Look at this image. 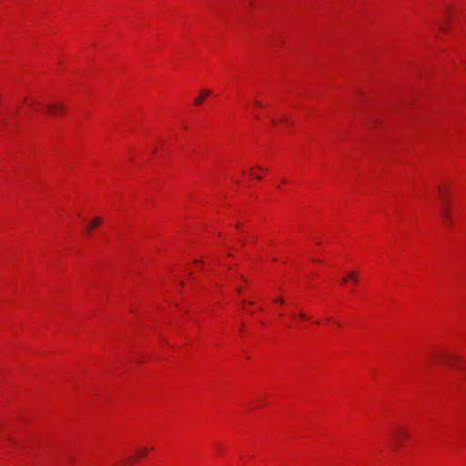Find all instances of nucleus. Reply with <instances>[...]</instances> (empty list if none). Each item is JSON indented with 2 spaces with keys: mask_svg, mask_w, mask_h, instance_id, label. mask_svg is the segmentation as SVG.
<instances>
[{
  "mask_svg": "<svg viewBox=\"0 0 466 466\" xmlns=\"http://www.w3.org/2000/svg\"><path fill=\"white\" fill-rule=\"evenodd\" d=\"M392 445L395 449H398L401 444L409 438L407 431L402 428L395 429L392 433Z\"/></svg>",
  "mask_w": 466,
  "mask_h": 466,
  "instance_id": "1",
  "label": "nucleus"
},
{
  "mask_svg": "<svg viewBox=\"0 0 466 466\" xmlns=\"http://www.w3.org/2000/svg\"><path fill=\"white\" fill-rule=\"evenodd\" d=\"M441 217L445 223H447V224L451 223V221H452L451 213V210H450L448 205H442Z\"/></svg>",
  "mask_w": 466,
  "mask_h": 466,
  "instance_id": "2",
  "label": "nucleus"
},
{
  "mask_svg": "<svg viewBox=\"0 0 466 466\" xmlns=\"http://www.w3.org/2000/svg\"><path fill=\"white\" fill-rule=\"evenodd\" d=\"M438 194L441 200L442 205H447V199L449 197L447 188H445L444 187H441V186L438 187Z\"/></svg>",
  "mask_w": 466,
  "mask_h": 466,
  "instance_id": "3",
  "label": "nucleus"
},
{
  "mask_svg": "<svg viewBox=\"0 0 466 466\" xmlns=\"http://www.w3.org/2000/svg\"><path fill=\"white\" fill-rule=\"evenodd\" d=\"M48 112L61 113L64 110V106L60 104H53L46 106Z\"/></svg>",
  "mask_w": 466,
  "mask_h": 466,
  "instance_id": "4",
  "label": "nucleus"
},
{
  "mask_svg": "<svg viewBox=\"0 0 466 466\" xmlns=\"http://www.w3.org/2000/svg\"><path fill=\"white\" fill-rule=\"evenodd\" d=\"M209 95H210V91L209 90H203L200 93V96L195 99V104L198 105V106L201 105L203 103V100L206 97H208Z\"/></svg>",
  "mask_w": 466,
  "mask_h": 466,
  "instance_id": "5",
  "label": "nucleus"
},
{
  "mask_svg": "<svg viewBox=\"0 0 466 466\" xmlns=\"http://www.w3.org/2000/svg\"><path fill=\"white\" fill-rule=\"evenodd\" d=\"M101 223L102 219L100 218H95L88 225L87 233H90L94 228L99 226Z\"/></svg>",
  "mask_w": 466,
  "mask_h": 466,
  "instance_id": "6",
  "label": "nucleus"
},
{
  "mask_svg": "<svg viewBox=\"0 0 466 466\" xmlns=\"http://www.w3.org/2000/svg\"><path fill=\"white\" fill-rule=\"evenodd\" d=\"M461 362V358L458 357V356H452L451 357V359L449 360V363L451 364V365H457Z\"/></svg>",
  "mask_w": 466,
  "mask_h": 466,
  "instance_id": "7",
  "label": "nucleus"
},
{
  "mask_svg": "<svg viewBox=\"0 0 466 466\" xmlns=\"http://www.w3.org/2000/svg\"><path fill=\"white\" fill-rule=\"evenodd\" d=\"M349 279H350L353 281V283H355V284L358 283L359 279H358V275L356 272H354V271L349 272Z\"/></svg>",
  "mask_w": 466,
  "mask_h": 466,
  "instance_id": "8",
  "label": "nucleus"
},
{
  "mask_svg": "<svg viewBox=\"0 0 466 466\" xmlns=\"http://www.w3.org/2000/svg\"><path fill=\"white\" fill-rule=\"evenodd\" d=\"M147 449H146V448H141V449H139V451H138V457H139V458L145 457V456L147 455Z\"/></svg>",
  "mask_w": 466,
  "mask_h": 466,
  "instance_id": "9",
  "label": "nucleus"
},
{
  "mask_svg": "<svg viewBox=\"0 0 466 466\" xmlns=\"http://www.w3.org/2000/svg\"><path fill=\"white\" fill-rule=\"evenodd\" d=\"M35 105H40V103L38 101H36L35 99H32L31 102L27 103V106H28L29 108H33V106Z\"/></svg>",
  "mask_w": 466,
  "mask_h": 466,
  "instance_id": "10",
  "label": "nucleus"
},
{
  "mask_svg": "<svg viewBox=\"0 0 466 466\" xmlns=\"http://www.w3.org/2000/svg\"><path fill=\"white\" fill-rule=\"evenodd\" d=\"M254 103L257 106H262L261 102H259L258 100H255Z\"/></svg>",
  "mask_w": 466,
  "mask_h": 466,
  "instance_id": "11",
  "label": "nucleus"
},
{
  "mask_svg": "<svg viewBox=\"0 0 466 466\" xmlns=\"http://www.w3.org/2000/svg\"><path fill=\"white\" fill-rule=\"evenodd\" d=\"M275 301H276V302H279V303H280V304H283V303H284V299H281V298H280V299H275Z\"/></svg>",
  "mask_w": 466,
  "mask_h": 466,
  "instance_id": "12",
  "label": "nucleus"
},
{
  "mask_svg": "<svg viewBox=\"0 0 466 466\" xmlns=\"http://www.w3.org/2000/svg\"><path fill=\"white\" fill-rule=\"evenodd\" d=\"M299 318H301V319H305V318H306L305 313H304V312H302V311H301V312H299Z\"/></svg>",
  "mask_w": 466,
  "mask_h": 466,
  "instance_id": "13",
  "label": "nucleus"
},
{
  "mask_svg": "<svg viewBox=\"0 0 466 466\" xmlns=\"http://www.w3.org/2000/svg\"><path fill=\"white\" fill-rule=\"evenodd\" d=\"M347 279H348L347 278H342V279H341V282H342V283H345V282L347 281Z\"/></svg>",
  "mask_w": 466,
  "mask_h": 466,
  "instance_id": "14",
  "label": "nucleus"
},
{
  "mask_svg": "<svg viewBox=\"0 0 466 466\" xmlns=\"http://www.w3.org/2000/svg\"><path fill=\"white\" fill-rule=\"evenodd\" d=\"M441 29L442 31H444V30H445V26H444V25H441Z\"/></svg>",
  "mask_w": 466,
  "mask_h": 466,
  "instance_id": "15",
  "label": "nucleus"
},
{
  "mask_svg": "<svg viewBox=\"0 0 466 466\" xmlns=\"http://www.w3.org/2000/svg\"><path fill=\"white\" fill-rule=\"evenodd\" d=\"M258 169L260 170H266L265 168L261 167H258Z\"/></svg>",
  "mask_w": 466,
  "mask_h": 466,
  "instance_id": "16",
  "label": "nucleus"
},
{
  "mask_svg": "<svg viewBox=\"0 0 466 466\" xmlns=\"http://www.w3.org/2000/svg\"><path fill=\"white\" fill-rule=\"evenodd\" d=\"M255 177H256V178H258V179H260V178H261V177H260V176H256Z\"/></svg>",
  "mask_w": 466,
  "mask_h": 466,
  "instance_id": "17",
  "label": "nucleus"
}]
</instances>
